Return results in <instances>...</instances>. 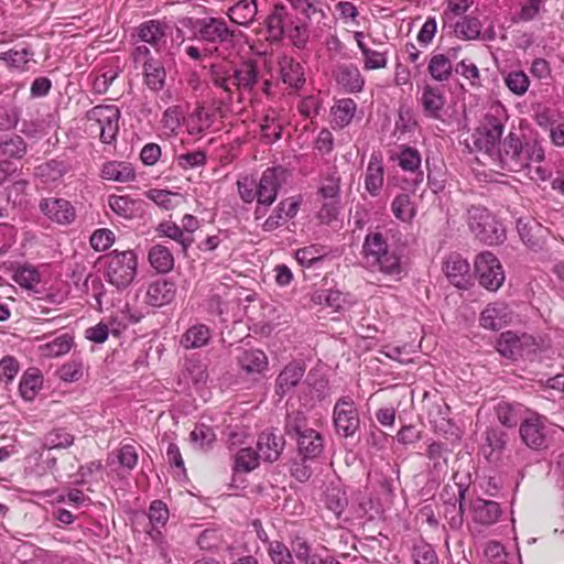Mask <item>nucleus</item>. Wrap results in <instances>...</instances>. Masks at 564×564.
Listing matches in <instances>:
<instances>
[{
	"label": "nucleus",
	"instance_id": "6e6552de",
	"mask_svg": "<svg viewBox=\"0 0 564 564\" xmlns=\"http://www.w3.org/2000/svg\"><path fill=\"white\" fill-rule=\"evenodd\" d=\"M521 441L531 449H542L547 446V419L535 411H530L519 425Z\"/></svg>",
	"mask_w": 564,
	"mask_h": 564
},
{
	"label": "nucleus",
	"instance_id": "b1692460",
	"mask_svg": "<svg viewBox=\"0 0 564 564\" xmlns=\"http://www.w3.org/2000/svg\"><path fill=\"white\" fill-rule=\"evenodd\" d=\"M530 409L521 403L501 401L495 408L496 416L501 425L508 429L516 427L527 417Z\"/></svg>",
	"mask_w": 564,
	"mask_h": 564
},
{
	"label": "nucleus",
	"instance_id": "58836bf2",
	"mask_svg": "<svg viewBox=\"0 0 564 564\" xmlns=\"http://www.w3.org/2000/svg\"><path fill=\"white\" fill-rule=\"evenodd\" d=\"M299 453L304 458H316L318 457L324 448V440L321 433L315 430L305 431L300 437H297Z\"/></svg>",
	"mask_w": 564,
	"mask_h": 564
},
{
	"label": "nucleus",
	"instance_id": "f03ea898",
	"mask_svg": "<svg viewBox=\"0 0 564 564\" xmlns=\"http://www.w3.org/2000/svg\"><path fill=\"white\" fill-rule=\"evenodd\" d=\"M362 260L372 272H379L395 281L402 278L403 268L399 253L392 249L383 234L371 231L366 235L362 243Z\"/></svg>",
	"mask_w": 564,
	"mask_h": 564
},
{
	"label": "nucleus",
	"instance_id": "4468645a",
	"mask_svg": "<svg viewBox=\"0 0 564 564\" xmlns=\"http://www.w3.org/2000/svg\"><path fill=\"white\" fill-rule=\"evenodd\" d=\"M334 78L346 94H358L364 90L366 79L356 64H339L334 70Z\"/></svg>",
	"mask_w": 564,
	"mask_h": 564
},
{
	"label": "nucleus",
	"instance_id": "a18cd8bd",
	"mask_svg": "<svg viewBox=\"0 0 564 564\" xmlns=\"http://www.w3.org/2000/svg\"><path fill=\"white\" fill-rule=\"evenodd\" d=\"M357 104L351 98L338 100L330 110L332 122L337 128L348 126L355 117Z\"/></svg>",
	"mask_w": 564,
	"mask_h": 564
},
{
	"label": "nucleus",
	"instance_id": "e433bc0d",
	"mask_svg": "<svg viewBox=\"0 0 564 564\" xmlns=\"http://www.w3.org/2000/svg\"><path fill=\"white\" fill-rule=\"evenodd\" d=\"M100 175L108 181L126 183L135 178V171L129 162L109 161L102 165Z\"/></svg>",
	"mask_w": 564,
	"mask_h": 564
},
{
	"label": "nucleus",
	"instance_id": "4c0bfd02",
	"mask_svg": "<svg viewBox=\"0 0 564 564\" xmlns=\"http://www.w3.org/2000/svg\"><path fill=\"white\" fill-rule=\"evenodd\" d=\"M234 69L238 91H251L259 80V69L254 61L248 59Z\"/></svg>",
	"mask_w": 564,
	"mask_h": 564
},
{
	"label": "nucleus",
	"instance_id": "a878e982",
	"mask_svg": "<svg viewBox=\"0 0 564 564\" xmlns=\"http://www.w3.org/2000/svg\"><path fill=\"white\" fill-rule=\"evenodd\" d=\"M470 511L473 520L486 527L495 524L501 516V509L498 502L482 498H476L471 502Z\"/></svg>",
	"mask_w": 564,
	"mask_h": 564
},
{
	"label": "nucleus",
	"instance_id": "c756f323",
	"mask_svg": "<svg viewBox=\"0 0 564 564\" xmlns=\"http://www.w3.org/2000/svg\"><path fill=\"white\" fill-rule=\"evenodd\" d=\"M155 232L159 237L175 241L184 256H187L188 249L194 242V237L186 234L181 226L172 220L161 221L156 226Z\"/></svg>",
	"mask_w": 564,
	"mask_h": 564
},
{
	"label": "nucleus",
	"instance_id": "338daca9",
	"mask_svg": "<svg viewBox=\"0 0 564 564\" xmlns=\"http://www.w3.org/2000/svg\"><path fill=\"white\" fill-rule=\"evenodd\" d=\"M417 127V120L410 107L401 106L394 123L395 132L400 134L412 133Z\"/></svg>",
	"mask_w": 564,
	"mask_h": 564
},
{
	"label": "nucleus",
	"instance_id": "680f3d73",
	"mask_svg": "<svg viewBox=\"0 0 564 564\" xmlns=\"http://www.w3.org/2000/svg\"><path fill=\"white\" fill-rule=\"evenodd\" d=\"M326 251L323 246L311 245L299 249L295 252V259L302 267L310 268L316 262L323 260Z\"/></svg>",
	"mask_w": 564,
	"mask_h": 564
},
{
	"label": "nucleus",
	"instance_id": "79ce46f5",
	"mask_svg": "<svg viewBox=\"0 0 564 564\" xmlns=\"http://www.w3.org/2000/svg\"><path fill=\"white\" fill-rule=\"evenodd\" d=\"M148 260L151 267L160 273L171 272L175 262L172 251L166 246L160 243L150 248Z\"/></svg>",
	"mask_w": 564,
	"mask_h": 564
},
{
	"label": "nucleus",
	"instance_id": "ea45409f",
	"mask_svg": "<svg viewBox=\"0 0 564 564\" xmlns=\"http://www.w3.org/2000/svg\"><path fill=\"white\" fill-rule=\"evenodd\" d=\"M258 13L256 0H239L228 10V17L231 22L247 26L251 24Z\"/></svg>",
	"mask_w": 564,
	"mask_h": 564
},
{
	"label": "nucleus",
	"instance_id": "393cba45",
	"mask_svg": "<svg viewBox=\"0 0 564 564\" xmlns=\"http://www.w3.org/2000/svg\"><path fill=\"white\" fill-rule=\"evenodd\" d=\"M99 113L98 122L100 126V141L105 144H111L116 141L119 132L120 112L117 108H95Z\"/></svg>",
	"mask_w": 564,
	"mask_h": 564
},
{
	"label": "nucleus",
	"instance_id": "13d9d810",
	"mask_svg": "<svg viewBox=\"0 0 564 564\" xmlns=\"http://www.w3.org/2000/svg\"><path fill=\"white\" fill-rule=\"evenodd\" d=\"M69 170L68 164L62 160H51L37 166V175L45 178V181H57L62 178Z\"/></svg>",
	"mask_w": 564,
	"mask_h": 564
},
{
	"label": "nucleus",
	"instance_id": "dca6fc26",
	"mask_svg": "<svg viewBox=\"0 0 564 564\" xmlns=\"http://www.w3.org/2000/svg\"><path fill=\"white\" fill-rule=\"evenodd\" d=\"M167 25L159 20L142 22L135 33L140 42L151 45L155 52H161L166 45Z\"/></svg>",
	"mask_w": 564,
	"mask_h": 564
},
{
	"label": "nucleus",
	"instance_id": "39448f33",
	"mask_svg": "<svg viewBox=\"0 0 564 564\" xmlns=\"http://www.w3.org/2000/svg\"><path fill=\"white\" fill-rule=\"evenodd\" d=\"M286 171L281 167H269L261 174L257 182L258 205L254 209V219L259 221L264 218L268 207L271 206L278 196V192L285 182Z\"/></svg>",
	"mask_w": 564,
	"mask_h": 564
},
{
	"label": "nucleus",
	"instance_id": "0e129e2a",
	"mask_svg": "<svg viewBox=\"0 0 564 564\" xmlns=\"http://www.w3.org/2000/svg\"><path fill=\"white\" fill-rule=\"evenodd\" d=\"M108 205L115 214L126 219H131L137 212L135 202L128 196L111 195Z\"/></svg>",
	"mask_w": 564,
	"mask_h": 564
},
{
	"label": "nucleus",
	"instance_id": "0eeeda50",
	"mask_svg": "<svg viewBox=\"0 0 564 564\" xmlns=\"http://www.w3.org/2000/svg\"><path fill=\"white\" fill-rule=\"evenodd\" d=\"M479 284L488 291H497L503 284L506 275L499 259L489 251L480 252L474 261Z\"/></svg>",
	"mask_w": 564,
	"mask_h": 564
},
{
	"label": "nucleus",
	"instance_id": "4be33fe9",
	"mask_svg": "<svg viewBox=\"0 0 564 564\" xmlns=\"http://www.w3.org/2000/svg\"><path fill=\"white\" fill-rule=\"evenodd\" d=\"M176 294L174 282L162 279L149 284L145 293V302L154 307H161L171 303Z\"/></svg>",
	"mask_w": 564,
	"mask_h": 564
},
{
	"label": "nucleus",
	"instance_id": "423d86ee",
	"mask_svg": "<svg viewBox=\"0 0 564 564\" xmlns=\"http://www.w3.org/2000/svg\"><path fill=\"white\" fill-rule=\"evenodd\" d=\"M467 224L470 231L487 245L499 243L503 232L494 216L484 207L471 206L467 210Z\"/></svg>",
	"mask_w": 564,
	"mask_h": 564
},
{
	"label": "nucleus",
	"instance_id": "412c9836",
	"mask_svg": "<svg viewBox=\"0 0 564 564\" xmlns=\"http://www.w3.org/2000/svg\"><path fill=\"white\" fill-rule=\"evenodd\" d=\"M512 312L505 303L496 302L487 305L481 312L480 325L486 329L498 330L510 323Z\"/></svg>",
	"mask_w": 564,
	"mask_h": 564
},
{
	"label": "nucleus",
	"instance_id": "de8ad7c7",
	"mask_svg": "<svg viewBox=\"0 0 564 564\" xmlns=\"http://www.w3.org/2000/svg\"><path fill=\"white\" fill-rule=\"evenodd\" d=\"M74 339L69 334H62L39 347L42 356L47 358H57L66 355L73 347Z\"/></svg>",
	"mask_w": 564,
	"mask_h": 564
},
{
	"label": "nucleus",
	"instance_id": "37998d69",
	"mask_svg": "<svg viewBox=\"0 0 564 564\" xmlns=\"http://www.w3.org/2000/svg\"><path fill=\"white\" fill-rule=\"evenodd\" d=\"M286 8L283 4H275L265 20L268 36L271 42L280 41L284 35V19Z\"/></svg>",
	"mask_w": 564,
	"mask_h": 564
},
{
	"label": "nucleus",
	"instance_id": "20e7f679",
	"mask_svg": "<svg viewBox=\"0 0 564 564\" xmlns=\"http://www.w3.org/2000/svg\"><path fill=\"white\" fill-rule=\"evenodd\" d=\"M506 122V113L502 105H492L484 117L481 126L474 134L475 145L479 150L491 153L496 144L501 140Z\"/></svg>",
	"mask_w": 564,
	"mask_h": 564
},
{
	"label": "nucleus",
	"instance_id": "69168bd1",
	"mask_svg": "<svg viewBox=\"0 0 564 564\" xmlns=\"http://www.w3.org/2000/svg\"><path fill=\"white\" fill-rule=\"evenodd\" d=\"M456 73L460 74V76L469 83L471 88H480L482 86L480 70L471 59H462L456 65Z\"/></svg>",
	"mask_w": 564,
	"mask_h": 564
},
{
	"label": "nucleus",
	"instance_id": "f8f14e48",
	"mask_svg": "<svg viewBox=\"0 0 564 564\" xmlns=\"http://www.w3.org/2000/svg\"><path fill=\"white\" fill-rule=\"evenodd\" d=\"M534 346V338L531 335H517L512 332L502 333L497 341L498 352L512 360L529 355Z\"/></svg>",
	"mask_w": 564,
	"mask_h": 564
},
{
	"label": "nucleus",
	"instance_id": "a211bd4d",
	"mask_svg": "<svg viewBox=\"0 0 564 564\" xmlns=\"http://www.w3.org/2000/svg\"><path fill=\"white\" fill-rule=\"evenodd\" d=\"M299 212V203L293 198L281 200L272 210V213L264 218L260 227L263 231L271 232L282 227L289 219L295 217Z\"/></svg>",
	"mask_w": 564,
	"mask_h": 564
},
{
	"label": "nucleus",
	"instance_id": "f704fd0d",
	"mask_svg": "<svg viewBox=\"0 0 564 564\" xmlns=\"http://www.w3.org/2000/svg\"><path fill=\"white\" fill-rule=\"evenodd\" d=\"M210 80L216 88L221 89L227 95L228 100H231L234 95L239 93L232 68L213 65Z\"/></svg>",
	"mask_w": 564,
	"mask_h": 564
},
{
	"label": "nucleus",
	"instance_id": "aec40b11",
	"mask_svg": "<svg viewBox=\"0 0 564 564\" xmlns=\"http://www.w3.org/2000/svg\"><path fill=\"white\" fill-rule=\"evenodd\" d=\"M398 162L402 171L416 175V183L423 181L422 155L420 151L413 147L401 144L398 152L391 158Z\"/></svg>",
	"mask_w": 564,
	"mask_h": 564
},
{
	"label": "nucleus",
	"instance_id": "72a5a7b5",
	"mask_svg": "<svg viewBox=\"0 0 564 564\" xmlns=\"http://www.w3.org/2000/svg\"><path fill=\"white\" fill-rule=\"evenodd\" d=\"M482 23L478 17L471 14L460 15L454 25V35L462 41L479 40L481 35Z\"/></svg>",
	"mask_w": 564,
	"mask_h": 564
},
{
	"label": "nucleus",
	"instance_id": "9b49d317",
	"mask_svg": "<svg viewBox=\"0 0 564 564\" xmlns=\"http://www.w3.org/2000/svg\"><path fill=\"white\" fill-rule=\"evenodd\" d=\"M416 100L425 118L432 120L443 119L446 96L442 87L424 84L416 97Z\"/></svg>",
	"mask_w": 564,
	"mask_h": 564
},
{
	"label": "nucleus",
	"instance_id": "8fccbe9b",
	"mask_svg": "<svg viewBox=\"0 0 564 564\" xmlns=\"http://www.w3.org/2000/svg\"><path fill=\"white\" fill-rule=\"evenodd\" d=\"M148 518L152 527V532L161 534V529L165 527L170 518V511L165 502L154 500L150 503Z\"/></svg>",
	"mask_w": 564,
	"mask_h": 564
},
{
	"label": "nucleus",
	"instance_id": "4d7b16f0",
	"mask_svg": "<svg viewBox=\"0 0 564 564\" xmlns=\"http://www.w3.org/2000/svg\"><path fill=\"white\" fill-rule=\"evenodd\" d=\"M341 178L337 171L323 178L318 188V197L327 200H339Z\"/></svg>",
	"mask_w": 564,
	"mask_h": 564
},
{
	"label": "nucleus",
	"instance_id": "3c124183",
	"mask_svg": "<svg viewBox=\"0 0 564 564\" xmlns=\"http://www.w3.org/2000/svg\"><path fill=\"white\" fill-rule=\"evenodd\" d=\"M506 87L517 96H523L530 87L529 76L521 69L502 74Z\"/></svg>",
	"mask_w": 564,
	"mask_h": 564
},
{
	"label": "nucleus",
	"instance_id": "cd10ccee",
	"mask_svg": "<svg viewBox=\"0 0 564 564\" xmlns=\"http://www.w3.org/2000/svg\"><path fill=\"white\" fill-rule=\"evenodd\" d=\"M213 337V330L203 323L191 325L180 338V346L185 350L199 349L209 344Z\"/></svg>",
	"mask_w": 564,
	"mask_h": 564
},
{
	"label": "nucleus",
	"instance_id": "052dcab7",
	"mask_svg": "<svg viewBox=\"0 0 564 564\" xmlns=\"http://www.w3.org/2000/svg\"><path fill=\"white\" fill-rule=\"evenodd\" d=\"M325 506L335 516H340L347 507V497L339 487H329L325 491Z\"/></svg>",
	"mask_w": 564,
	"mask_h": 564
},
{
	"label": "nucleus",
	"instance_id": "c85d7f7f",
	"mask_svg": "<svg viewBox=\"0 0 564 564\" xmlns=\"http://www.w3.org/2000/svg\"><path fill=\"white\" fill-rule=\"evenodd\" d=\"M0 153L6 158L0 162V182H3L10 170L8 159H22L26 153V144L20 135H12L0 143Z\"/></svg>",
	"mask_w": 564,
	"mask_h": 564
},
{
	"label": "nucleus",
	"instance_id": "f257e3e1",
	"mask_svg": "<svg viewBox=\"0 0 564 564\" xmlns=\"http://www.w3.org/2000/svg\"><path fill=\"white\" fill-rule=\"evenodd\" d=\"M498 154L503 167L511 172L525 171L531 181L546 182L552 177V170L542 164L545 150L539 140L523 142L518 133L510 131L500 142Z\"/></svg>",
	"mask_w": 564,
	"mask_h": 564
},
{
	"label": "nucleus",
	"instance_id": "5fc2aeb1",
	"mask_svg": "<svg viewBox=\"0 0 564 564\" xmlns=\"http://www.w3.org/2000/svg\"><path fill=\"white\" fill-rule=\"evenodd\" d=\"M74 443V436L65 429H53L43 438V447L46 449L67 448Z\"/></svg>",
	"mask_w": 564,
	"mask_h": 564
},
{
	"label": "nucleus",
	"instance_id": "a19ab883",
	"mask_svg": "<svg viewBox=\"0 0 564 564\" xmlns=\"http://www.w3.org/2000/svg\"><path fill=\"white\" fill-rule=\"evenodd\" d=\"M42 386V372L37 368H29L20 379L19 391L25 401H33Z\"/></svg>",
	"mask_w": 564,
	"mask_h": 564
},
{
	"label": "nucleus",
	"instance_id": "c03bdc74",
	"mask_svg": "<svg viewBox=\"0 0 564 564\" xmlns=\"http://www.w3.org/2000/svg\"><path fill=\"white\" fill-rule=\"evenodd\" d=\"M238 362L247 373H260L268 367L267 355L260 349L243 350Z\"/></svg>",
	"mask_w": 564,
	"mask_h": 564
},
{
	"label": "nucleus",
	"instance_id": "6ab92c4d",
	"mask_svg": "<svg viewBox=\"0 0 564 564\" xmlns=\"http://www.w3.org/2000/svg\"><path fill=\"white\" fill-rule=\"evenodd\" d=\"M384 184V164L380 153L370 155L365 172V188L371 197L380 195Z\"/></svg>",
	"mask_w": 564,
	"mask_h": 564
},
{
	"label": "nucleus",
	"instance_id": "49530a36",
	"mask_svg": "<svg viewBox=\"0 0 564 564\" xmlns=\"http://www.w3.org/2000/svg\"><path fill=\"white\" fill-rule=\"evenodd\" d=\"M427 72L434 80L440 83L447 82L453 74V65L449 57L442 53L432 55L427 65Z\"/></svg>",
	"mask_w": 564,
	"mask_h": 564
},
{
	"label": "nucleus",
	"instance_id": "09e8293b",
	"mask_svg": "<svg viewBox=\"0 0 564 564\" xmlns=\"http://www.w3.org/2000/svg\"><path fill=\"white\" fill-rule=\"evenodd\" d=\"M206 162V152L203 150H196L193 152L176 154L172 161V166L186 172L188 170L202 167Z\"/></svg>",
	"mask_w": 564,
	"mask_h": 564
},
{
	"label": "nucleus",
	"instance_id": "2eb2a0df",
	"mask_svg": "<svg viewBox=\"0 0 564 564\" xmlns=\"http://www.w3.org/2000/svg\"><path fill=\"white\" fill-rule=\"evenodd\" d=\"M443 271L448 281L458 289H466L470 284V265L468 261L458 253H452L446 258L443 264Z\"/></svg>",
	"mask_w": 564,
	"mask_h": 564
},
{
	"label": "nucleus",
	"instance_id": "7c9ffc66",
	"mask_svg": "<svg viewBox=\"0 0 564 564\" xmlns=\"http://www.w3.org/2000/svg\"><path fill=\"white\" fill-rule=\"evenodd\" d=\"M373 43L378 45V48H372L367 45L361 53L362 69L365 72L380 70L388 67L389 64V48L382 42Z\"/></svg>",
	"mask_w": 564,
	"mask_h": 564
},
{
	"label": "nucleus",
	"instance_id": "f3484780",
	"mask_svg": "<svg viewBox=\"0 0 564 564\" xmlns=\"http://www.w3.org/2000/svg\"><path fill=\"white\" fill-rule=\"evenodd\" d=\"M284 446L285 440L283 435L267 430L258 437L257 453L264 462L274 463L280 458Z\"/></svg>",
	"mask_w": 564,
	"mask_h": 564
},
{
	"label": "nucleus",
	"instance_id": "473e14b6",
	"mask_svg": "<svg viewBox=\"0 0 564 564\" xmlns=\"http://www.w3.org/2000/svg\"><path fill=\"white\" fill-rule=\"evenodd\" d=\"M305 368L299 362H291L280 372L275 380V392L283 397L303 378Z\"/></svg>",
	"mask_w": 564,
	"mask_h": 564
},
{
	"label": "nucleus",
	"instance_id": "9d476101",
	"mask_svg": "<svg viewBox=\"0 0 564 564\" xmlns=\"http://www.w3.org/2000/svg\"><path fill=\"white\" fill-rule=\"evenodd\" d=\"M193 29L196 39L212 44L227 42L234 36V32L228 28L226 21L218 18L197 19Z\"/></svg>",
	"mask_w": 564,
	"mask_h": 564
},
{
	"label": "nucleus",
	"instance_id": "c9c22d12",
	"mask_svg": "<svg viewBox=\"0 0 564 564\" xmlns=\"http://www.w3.org/2000/svg\"><path fill=\"white\" fill-rule=\"evenodd\" d=\"M391 213L401 223L411 225L417 214L412 195L400 193L391 202Z\"/></svg>",
	"mask_w": 564,
	"mask_h": 564
},
{
	"label": "nucleus",
	"instance_id": "7ed1b4c3",
	"mask_svg": "<svg viewBox=\"0 0 564 564\" xmlns=\"http://www.w3.org/2000/svg\"><path fill=\"white\" fill-rule=\"evenodd\" d=\"M137 268L138 257L134 251H113L107 256L105 275L111 285L123 290L134 280Z\"/></svg>",
	"mask_w": 564,
	"mask_h": 564
},
{
	"label": "nucleus",
	"instance_id": "bb28decb",
	"mask_svg": "<svg viewBox=\"0 0 564 564\" xmlns=\"http://www.w3.org/2000/svg\"><path fill=\"white\" fill-rule=\"evenodd\" d=\"M279 73L281 80L293 89H299L305 83L302 65L292 56L282 55L279 57Z\"/></svg>",
	"mask_w": 564,
	"mask_h": 564
},
{
	"label": "nucleus",
	"instance_id": "774afa93",
	"mask_svg": "<svg viewBox=\"0 0 564 564\" xmlns=\"http://www.w3.org/2000/svg\"><path fill=\"white\" fill-rule=\"evenodd\" d=\"M312 430L307 427L306 417L301 412H292L286 415L284 431L285 434L293 437H300L305 431Z\"/></svg>",
	"mask_w": 564,
	"mask_h": 564
},
{
	"label": "nucleus",
	"instance_id": "603ef678",
	"mask_svg": "<svg viewBox=\"0 0 564 564\" xmlns=\"http://www.w3.org/2000/svg\"><path fill=\"white\" fill-rule=\"evenodd\" d=\"M260 457L251 447H243L235 455L234 470L236 473H250L259 466Z\"/></svg>",
	"mask_w": 564,
	"mask_h": 564
},
{
	"label": "nucleus",
	"instance_id": "1a4fd4ad",
	"mask_svg": "<svg viewBox=\"0 0 564 564\" xmlns=\"http://www.w3.org/2000/svg\"><path fill=\"white\" fill-rule=\"evenodd\" d=\"M333 423L336 433L344 437H350L358 431L359 413L350 397H343L337 400L333 409Z\"/></svg>",
	"mask_w": 564,
	"mask_h": 564
},
{
	"label": "nucleus",
	"instance_id": "ddd939ff",
	"mask_svg": "<svg viewBox=\"0 0 564 564\" xmlns=\"http://www.w3.org/2000/svg\"><path fill=\"white\" fill-rule=\"evenodd\" d=\"M39 208L45 217L58 225H69L76 218L75 207L65 198H43L40 202Z\"/></svg>",
	"mask_w": 564,
	"mask_h": 564
},
{
	"label": "nucleus",
	"instance_id": "6e6d98bb",
	"mask_svg": "<svg viewBox=\"0 0 564 564\" xmlns=\"http://www.w3.org/2000/svg\"><path fill=\"white\" fill-rule=\"evenodd\" d=\"M290 4L310 20L319 22L325 18L321 0H288Z\"/></svg>",
	"mask_w": 564,
	"mask_h": 564
},
{
	"label": "nucleus",
	"instance_id": "864d4df0",
	"mask_svg": "<svg viewBox=\"0 0 564 564\" xmlns=\"http://www.w3.org/2000/svg\"><path fill=\"white\" fill-rule=\"evenodd\" d=\"M12 279L21 288L33 290L41 282V275L35 267L23 264L15 269Z\"/></svg>",
	"mask_w": 564,
	"mask_h": 564
},
{
	"label": "nucleus",
	"instance_id": "e2e57ef3",
	"mask_svg": "<svg viewBox=\"0 0 564 564\" xmlns=\"http://www.w3.org/2000/svg\"><path fill=\"white\" fill-rule=\"evenodd\" d=\"M145 197L159 207L165 210H172L176 207V199L180 197L178 193H173L167 189L151 188L145 192Z\"/></svg>",
	"mask_w": 564,
	"mask_h": 564
},
{
	"label": "nucleus",
	"instance_id": "5701e85b",
	"mask_svg": "<svg viewBox=\"0 0 564 564\" xmlns=\"http://www.w3.org/2000/svg\"><path fill=\"white\" fill-rule=\"evenodd\" d=\"M143 84L153 93H159L165 86L166 70L163 63L154 57L147 58L142 64Z\"/></svg>",
	"mask_w": 564,
	"mask_h": 564
},
{
	"label": "nucleus",
	"instance_id": "2f4dec72",
	"mask_svg": "<svg viewBox=\"0 0 564 564\" xmlns=\"http://www.w3.org/2000/svg\"><path fill=\"white\" fill-rule=\"evenodd\" d=\"M285 119L276 109H268L261 120V135L267 143H273L282 138Z\"/></svg>",
	"mask_w": 564,
	"mask_h": 564
},
{
	"label": "nucleus",
	"instance_id": "bf43d9fd",
	"mask_svg": "<svg viewBox=\"0 0 564 564\" xmlns=\"http://www.w3.org/2000/svg\"><path fill=\"white\" fill-rule=\"evenodd\" d=\"M216 435L213 429L205 424L194 427L189 434V442L196 449H207L215 442Z\"/></svg>",
	"mask_w": 564,
	"mask_h": 564
}]
</instances>
